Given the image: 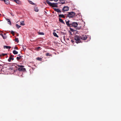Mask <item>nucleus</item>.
<instances>
[{
  "label": "nucleus",
  "mask_w": 121,
  "mask_h": 121,
  "mask_svg": "<svg viewBox=\"0 0 121 121\" xmlns=\"http://www.w3.org/2000/svg\"><path fill=\"white\" fill-rule=\"evenodd\" d=\"M6 21H7L8 22V24H9L10 25H11V23L10 20L9 19H8L6 18Z\"/></svg>",
  "instance_id": "f8f14e48"
},
{
  "label": "nucleus",
  "mask_w": 121,
  "mask_h": 121,
  "mask_svg": "<svg viewBox=\"0 0 121 121\" xmlns=\"http://www.w3.org/2000/svg\"><path fill=\"white\" fill-rule=\"evenodd\" d=\"M20 54H19V55H18V56H20Z\"/></svg>",
  "instance_id": "ea45409f"
},
{
  "label": "nucleus",
  "mask_w": 121,
  "mask_h": 121,
  "mask_svg": "<svg viewBox=\"0 0 121 121\" xmlns=\"http://www.w3.org/2000/svg\"><path fill=\"white\" fill-rule=\"evenodd\" d=\"M14 56H13L11 54L10 57H9V59H8V61L9 62H10L11 61V60H14Z\"/></svg>",
  "instance_id": "423d86ee"
},
{
  "label": "nucleus",
  "mask_w": 121,
  "mask_h": 121,
  "mask_svg": "<svg viewBox=\"0 0 121 121\" xmlns=\"http://www.w3.org/2000/svg\"><path fill=\"white\" fill-rule=\"evenodd\" d=\"M53 35H54L55 37H56L57 38H58L59 37L57 35V34L55 32H53Z\"/></svg>",
  "instance_id": "aec40b11"
},
{
  "label": "nucleus",
  "mask_w": 121,
  "mask_h": 121,
  "mask_svg": "<svg viewBox=\"0 0 121 121\" xmlns=\"http://www.w3.org/2000/svg\"><path fill=\"white\" fill-rule=\"evenodd\" d=\"M68 14L67 15V17H69V18H73L75 15V13L73 12H68Z\"/></svg>",
  "instance_id": "7ed1b4c3"
},
{
  "label": "nucleus",
  "mask_w": 121,
  "mask_h": 121,
  "mask_svg": "<svg viewBox=\"0 0 121 121\" xmlns=\"http://www.w3.org/2000/svg\"><path fill=\"white\" fill-rule=\"evenodd\" d=\"M4 3L6 4H10L9 0H3Z\"/></svg>",
  "instance_id": "ddd939ff"
},
{
  "label": "nucleus",
  "mask_w": 121,
  "mask_h": 121,
  "mask_svg": "<svg viewBox=\"0 0 121 121\" xmlns=\"http://www.w3.org/2000/svg\"><path fill=\"white\" fill-rule=\"evenodd\" d=\"M46 56H52V55L51 54H50L49 53H47L46 54Z\"/></svg>",
  "instance_id": "393cba45"
},
{
  "label": "nucleus",
  "mask_w": 121,
  "mask_h": 121,
  "mask_svg": "<svg viewBox=\"0 0 121 121\" xmlns=\"http://www.w3.org/2000/svg\"><path fill=\"white\" fill-rule=\"evenodd\" d=\"M23 56H20L19 57H17L16 58V59L17 60H19L20 59H21L22 57Z\"/></svg>",
  "instance_id": "dca6fc26"
},
{
  "label": "nucleus",
  "mask_w": 121,
  "mask_h": 121,
  "mask_svg": "<svg viewBox=\"0 0 121 121\" xmlns=\"http://www.w3.org/2000/svg\"><path fill=\"white\" fill-rule=\"evenodd\" d=\"M41 48V47H38L36 48V49L37 50H39V49H40Z\"/></svg>",
  "instance_id": "7c9ffc66"
},
{
  "label": "nucleus",
  "mask_w": 121,
  "mask_h": 121,
  "mask_svg": "<svg viewBox=\"0 0 121 121\" xmlns=\"http://www.w3.org/2000/svg\"><path fill=\"white\" fill-rule=\"evenodd\" d=\"M6 55H7V54H6V53H5V54L2 53L0 55V56H6Z\"/></svg>",
  "instance_id": "cd10ccee"
},
{
  "label": "nucleus",
  "mask_w": 121,
  "mask_h": 121,
  "mask_svg": "<svg viewBox=\"0 0 121 121\" xmlns=\"http://www.w3.org/2000/svg\"><path fill=\"white\" fill-rule=\"evenodd\" d=\"M65 22H66V24L69 27H71V25L70 24H71V23H69V21L68 20H66Z\"/></svg>",
  "instance_id": "6e6552de"
},
{
  "label": "nucleus",
  "mask_w": 121,
  "mask_h": 121,
  "mask_svg": "<svg viewBox=\"0 0 121 121\" xmlns=\"http://www.w3.org/2000/svg\"><path fill=\"white\" fill-rule=\"evenodd\" d=\"M69 10V7L68 6H64L62 10L63 12L68 11Z\"/></svg>",
  "instance_id": "0eeeda50"
},
{
  "label": "nucleus",
  "mask_w": 121,
  "mask_h": 121,
  "mask_svg": "<svg viewBox=\"0 0 121 121\" xmlns=\"http://www.w3.org/2000/svg\"><path fill=\"white\" fill-rule=\"evenodd\" d=\"M16 26L17 29H19L21 27V26L18 25V24H16Z\"/></svg>",
  "instance_id": "5701e85b"
},
{
  "label": "nucleus",
  "mask_w": 121,
  "mask_h": 121,
  "mask_svg": "<svg viewBox=\"0 0 121 121\" xmlns=\"http://www.w3.org/2000/svg\"><path fill=\"white\" fill-rule=\"evenodd\" d=\"M70 25H71V27L72 26L74 27H76L78 25V24L76 22H73L71 23Z\"/></svg>",
  "instance_id": "39448f33"
},
{
  "label": "nucleus",
  "mask_w": 121,
  "mask_h": 121,
  "mask_svg": "<svg viewBox=\"0 0 121 121\" xmlns=\"http://www.w3.org/2000/svg\"><path fill=\"white\" fill-rule=\"evenodd\" d=\"M11 33L13 35H14V32L13 31H11Z\"/></svg>",
  "instance_id": "c85d7f7f"
},
{
  "label": "nucleus",
  "mask_w": 121,
  "mask_h": 121,
  "mask_svg": "<svg viewBox=\"0 0 121 121\" xmlns=\"http://www.w3.org/2000/svg\"><path fill=\"white\" fill-rule=\"evenodd\" d=\"M43 3L45 4H46V2L45 1L44 2L43 1Z\"/></svg>",
  "instance_id": "e433bc0d"
},
{
  "label": "nucleus",
  "mask_w": 121,
  "mask_h": 121,
  "mask_svg": "<svg viewBox=\"0 0 121 121\" xmlns=\"http://www.w3.org/2000/svg\"><path fill=\"white\" fill-rule=\"evenodd\" d=\"M4 49L6 48L8 49H10L11 48V47L6 46H4Z\"/></svg>",
  "instance_id": "9b49d317"
},
{
  "label": "nucleus",
  "mask_w": 121,
  "mask_h": 121,
  "mask_svg": "<svg viewBox=\"0 0 121 121\" xmlns=\"http://www.w3.org/2000/svg\"><path fill=\"white\" fill-rule=\"evenodd\" d=\"M45 14L46 15V14H47V12L46 11H45Z\"/></svg>",
  "instance_id": "4c0bfd02"
},
{
  "label": "nucleus",
  "mask_w": 121,
  "mask_h": 121,
  "mask_svg": "<svg viewBox=\"0 0 121 121\" xmlns=\"http://www.w3.org/2000/svg\"><path fill=\"white\" fill-rule=\"evenodd\" d=\"M83 38L82 37H80L78 35H76L75 37V40L77 41L76 42L77 43H82Z\"/></svg>",
  "instance_id": "f257e3e1"
},
{
  "label": "nucleus",
  "mask_w": 121,
  "mask_h": 121,
  "mask_svg": "<svg viewBox=\"0 0 121 121\" xmlns=\"http://www.w3.org/2000/svg\"><path fill=\"white\" fill-rule=\"evenodd\" d=\"M28 1H29V2L30 3L33 5H36L35 3H33V2H32L31 0H28Z\"/></svg>",
  "instance_id": "f3484780"
},
{
  "label": "nucleus",
  "mask_w": 121,
  "mask_h": 121,
  "mask_svg": "<svg viewBox=\"0 0 121 121\" xmlns=\"http://www.w3.org/2000/svg\"><path fill=\"white\" fill-rule=\"evenodd\" d=\"M59 21L61 23L65 24V23L63 20L60 18H59Z\"/></svg>",
  "instance_id": "2eb2a0df"
},
{
  "label": "nucleus",
  "mask_w": 121,
  "mask_h": 121,
  "mask_svg": "<svg viewBox=\"0 0 121 121\" xmlns=\"http://www.w3.org/2000/svg\"><path fill=\"white\" fill-rule=\"evenodd\" d=\"M0 35L3 37V38L4 39H5L6 38V37H4L3 36V34H1Z\"/></svg>",
  "instance_id": "c756f323"
},
{
  "label": "nucleus",
  "mask_w": 121,
  "mask_h": 121,
  "mask_svg": "<svg viewBox=\"0 0 121 121\" xmlns=\"http://www.w3.org/2000/svg\"><path fill=\"white\" fill-rule=\"evenodd\" d=\"M14 2H15L18 4H21V2L20 0H13Z\"/></svg>",
  "instance_id": "1a4fd4ad"
},
{
  "label": "nucleus",
  "mask_w": 121,
  "mask_h": 121,
  "mask_svg": "<svg viewBox=\"0 0 121 121\" xmlns=\"http://www.w3.org/2000/svg\"><path fill=\"white\" fill-rule=\"evenodd\" d=\"M38 34L39 35H44V34L43 32H38Z\"/></svg>",
  "instance_id": "a878e982"
},
{
  "label": "nucleus",
  "mask_w": 121,
  "mask_h": 121,
  "mask_svg": "<svg viewBox=\"0 0 121 121\" xmlns=\"http://www.w3.org/2000/svg\"><path fill=\"white\" fill-rule=\"evenodd\" d=\"M55 2H57L58 0H54Z\"/></svg>",
  "instance_id": "a19ab883"
},
{
  "label": "nucleus",
  "mask_w": 121,
  "mask_h": 121,
  "mask_svg": "<svg viewBox=\"0 0 121 121\" xmlns=\"http://www.w3.org/2000/svg\"><path fill=\"white\" fill-rule=\"evenodd\" d=\"M71 42L72 43H73L74 42V41L73 40H71Z\"/></svg>",
  "instance_id": "c9c22d12"
},
{
  "label": "nucleus",
  "mask_w": 121,
  "mask_h": 121,
  "mask_svg": "<svg viewBox=\"0 0 121 121\" xmlns=\"http://www.w3.org/2000/svg\"><path fill=\"white\" fill-rule=\"evenodd\" d=\"M23 49L24 50H26V47L25 46L23 47Z\"/></svg>",
  "instance_id": "473e14b6"
},
{
  "label": "nucleus",
  "mask_w": 121,
  "mask_h": 121,
  "mask_svg": "<svg viewBox=\"0 0 121 121\" xmlns=\"http://www.w3.org/2000/svg\"><path fill=\"white\" fill-rule=\"evenodd\" d=\"M34 10L35 12H37L39 11V9H38V8L35 7H34Z\"/></svg>",
  "instance_id": "6ab92c4d"
},
{
  "label": "nucleus",
  "mask_w": 121,
  "mask_h": 121,
  "mask_svg": "<svg viewBox=\"0 0 121 121\" xmlns=\"http://www.w3.org/2000/svg\"><path fill=\"white\" fill-rule=\"evenodd\" d=\"M4 37H6V36H4Z\"/></svg>",
  "instance_id": "79ce46f5"
},
{
  "label": "nucleus",
  "mask_w": 121,
  "mask_h": 121,
  "mask_svg": "<svg viewBox=\"0 0 121 121\" xmlns=\"http://www.w3.org/2000/svg\"><path fill=\"white\" fill-rule=\"evenodd\" d=\"M18 70L20 71H26V69L24 68V66L23 65H18Z\"/></svg>",
  "instance_id": "20e7f679"
},
{
  "label": "nucleus",
  "mask_w": 121,
  "mask_h": 121,
  "mask_svg": "<svg viewBox=\"0 0 121 121\" xmlns=\"http://www.w3.org/2000/svg\"><path fill=\"white\" fill-rule=\"evenodd\" d=\"M58 17H62L64 18H65V16L63 14L59 15Z\"/></svg>",
  "instance_id": "4468645a"
},
{
  "label": "nucleus",
  "mask_w": 121,
  "mask_h": 121,
  "mask_svg": "<svg viewBox=\"0 0 121 121\" xmlns=\"http://www.w3.org/2000/svg\"><path fill=\"white\" fill-rule=\"evenodd\" d=\"M64 0H60V2H59V3L60 4H62V1H63Z\"/></svg>",
  "instance_id": "72a5a7b5"
},
{
  "label": "nucleus",
  "mask_w": 121,
  "mask_h": 121,
  "mask_svg": "<svg viewBox=\"0 0 121 121\" xmlns=\"http://www.w3.org/2000/svg\"><path fill=\"white\" fill-rule=\"evenodd\" d=\"M20 25L22 26H24L25 25V24L24 23V22L23 21H22L20 22Z\"/></svg>",
  "instance_id": "412c9836"
},
{
  "label": "nucleus",
  "mask_w": 121,
  "mask_h": 121,
  "mask_svg": "<svg viewBox=\"0 0 121 121\" xmlns=\"http://www.w3.org/2000/svg\"><path fill=\"white\" fill-rule=\"evenodd\" d=\"M53 9L55 11L58 13L61 12V11L59 9L56 8H54Z\"/></svg>",
  "instance_id": "9d476101"
},
{
  "label": "nucleus",
  "mask_w": 121,
  "mask_h": 121,
  "mask_svg": "<svg viewBox=\"0 0 121 121\" xmlns=\"http://www.w3.org/2000/svg\"><path fill=\"white\" fill-rule=\"evenodd\" d=\"M65 3V1H63V2H62V4H64Z\"/></svg>",
  "instance_id": "f704fd0d"
},
{
  "label": "nucleus",
  "mask_w": 121,
  "mask_h": 121,
  "mask_svg": "<svg viewBox=\"0 0 121 121\" xmlns=\"http://www.w3.org/2000/svg\"><path fill=\"white\" fill-rule=\"evenodd\" d=\"M15 41L17 43H18L19 42L18 39L17 38H15Z\"/></svg>",
  "instance_id": "4be33fe9"
},
{
  "label": "nucleus",
  "mask_w": 121,
  "mask_h": 121,
  "mask_svg": "<svg viewBox=\"0 0 121 121\" xmlns=\"http://www.w3.org/2000/svg\"><path fill=\"white\" fill-rule=\"evenodd\" d=\"M46 2L50 6L52 7L57 8L58 7V3H51L49 1V0H46Z\"/></svg>",
  "instance_id": "f03ea898"
},
{
  "label": "nucleus",
  "mask_w": 121,
  "mask_h": 121,
  "mask_svg": "<svg viewBox=\"0 0 121 121\" xmlns=\"http://www.w3.org/2000/svg\"><path fill=\"white\" fill-rule=\"evenodd\" d=\"M36 59L37 60H39V61H42V58H40L39 57H38V58H37Z\"/></svg>",
  "instance_id": "b1692460"
},
{
  "label": "nucleus",
  "mask_w": 121,
  "mask_h": 121,
  "mask_svg": "<svg viewBox=\"0 0 121 121\" xmlns=\"http://www.w3.org/2000/svg\"><path fill=\"white\" fill-rule=\"evenodd\" d=\"M5 56V57H6V58H7V57H8V56H7V55H6V56Z\"/></svg>",
  "instance_id": "58836bf2"
},
{
  "label": "nucleus",
  "mask_w": 121,
  "mask_h": 121,
  "mask_svg": "<svg viewBox=\"0 0 121 121\" xmlns=\"http://www.w3.org/2000/svg\"><path fill=\"white\" fill-rule=\"evenodd\" d=\"M9 70L12 71L13 72H14V70L12 68H10L9 69Z\"/></svg>",
  "instance_id": "bb28decb"
},
{
  "label": "nucleus",
  "mask_w": 121,
  "mask_h": 121,
  "mask_svg": "<svg viewBox=\"0 0 121 121\" xmlns=\"http://www.w3.org/2000/svg\"><path fill=\"white\" fill-rule=\"evenodd\" d=\"M14 49H16V50H18V48H17V47H15L14 48Z\"/></svg>",
  "instance_id": "2f4dec72"
},
{
  "label": "nucleus",
  "mask_w": 121,
  "mask_h": 121,
  "mask_svg": "<svg viewBox=\"0 0 121 121\" xmlns=\"http://www.w3.org/2000/svg\"><path fill=\"white\" fill-rule=\"evenodd\" d=\"M13 53L15 55L17 54L18 53V52L15 50H14L13 51Z\"/></svg>",
  "instance_id": "a211bd4d"
}]
</instances>
